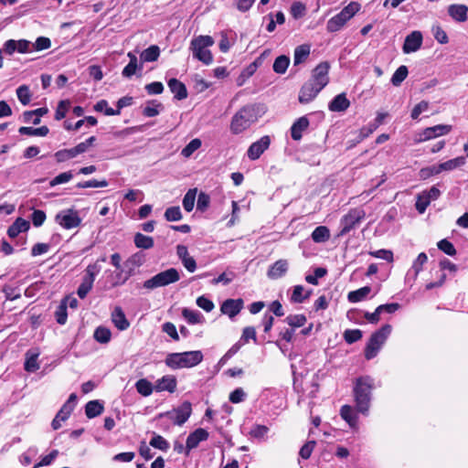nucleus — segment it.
<instances>
[{
    "label": "nucleus",
    "mask_w": 468,
    "mask_h": 468,
    "mask_svg": "<svg viewBox=\"0 0 468 468\" xmlns=\"http://www.w3.org/2000/svg\"><path fill=\"white\" fill-rule=\"evenodd\" d=\"M180 280V274L175 268L161 271L144 282V288L154 290L159 287L167 286Z\"/></svg>",
    "instance_id": "obj_8"
},
{
    "label": "nucleus",
    "mask_w": 468,
    "mask_h": 468,
    "mask_svg": "<svg viewBox=\"0 0 468 468\" xmlns=\"http://www.w3.org/2000/svg\"><path fill=\"white\" fill-rule=\"evenodd\" d=\"M350 106V101L346 93L336 95L328 104V109L334 112H346Z\"/></svg>",
    "instance_id": "obj_22"
},
{
    "label": "nucleus",
    "mask_w": 468,
    "mask_h": 468,
    "mask_svg": "<svg viewBox=\"0 0 468 468\" xmlns=\"http://www.w3.org/2000/svg\"><path fill=\"white\" fill-rule=\"evenodd\" d=\"M465 164V157L459 156L451 160H448L444 163L440 164L441 172L442 171H452L457 167H460Z\"/></svg>",
    "instance_id": "obj_41"
},
{
    "label": "nucleus",
    "mask_w": 468,
    "mask_h": 468,
    "mask_svg": "<svg viewBox=\"0 0 468 468\" xmlns=\"http://www.w3.org/2000/svg\"><path fill=\"white\" fill-rule=\"evenodd\" d=\"M312 291H307L303 285H295L292 289L290 301L293 303H302L311 295Z\"/></svg>",
    "instance_id": "obj_23"
},
{
    "label": "nucleus",
    "mask_w": 468,
    "mask_h": 468,
    "mask_svg": "<svg viewBox=\"0 0 468 468\" xmlns=\"http://www.w3.org/2000/svg\"><path fill=\"white\" fill-rule=\"evenodd\" d=\"M176 255L181 260L184 267L189 271L194 272L197 269V263L193 257L189 255L187 247L185 245L176 246Z\"/></svg>",
    "instance_id": "obj_18"
},
{
    "label": "nucleus",
    "mask_w": 468,
    "mask_h": 468,
    "mask_svg": "<svg viewBox=\"0 0 468 468\" xmlns=\"http://www.w3.org/2000/svg\"><path fill=\"white\" fill-rule=\"evenodd\" d=\"M160 55V49L157 46L153 45L148 48L144 49L141 54V59L143 62H153L157 60Z\"/></svg>",
    "instance_id": "obj_37"
},
{
    "label": "nucleus",
    "mask_w": 468,
    "mask_h": 468,
    "mask_svg": "<svg viewBox=\"0 0 468 468\" xmlns=\"http://www.w3.org/2000/svg\"><path fill=\"white\" fill-rule=\"evenodd\" d=\"M192 413V406L188 401L183 402L178 408L165 413L175 424L183 425Z\"/></svg>",
    "instance_id": "obj_11"
},
{
    "label": "nucleus",
    "mask_w": 468,
    "mask_h": 468,
    "mask_svg": "<svg viewBox=\"0 0 468 468\" xmlns=\"http://www.w3.org/2000/svg\"><path fill=\"white\" fill-rule=\"evenodd\" d=\"M203 357V353L200 350L170 353L166 356L165 363L174 370L190 368L200 364Z\"/></svg>",
    "instance_id": "obj_4"
},
{
    "label": "nucleus",
    "mask_w": 468,
    "mask_h": 468,
    "mask_svg": "<svg viewBox=\"0 0 468 468\" xmlns=\"http://www.w3.org/2000/svg\"><path fill=\"white\" fill-rule=\"evenodd\" d=\"M439 250L443 251L445 254L449 256H454L456 254V250L452 242L447 239H441L437 244Z\"/></svg>",
    "instance_id": "obj_56"
},
{
    "label": "nucleus",
    "mask_w": 468,
    "mask_h": 468,
    "mask_svg": "<svg viewBox=\"0 0 468 468\" xmlns=\"http://www.w3.org/2000/svg\"><path fill=\"white\" fill-rule=\"evenodd\" d=\"M94 339L101 344H107L112 337V332L105 326H99L94 331Z\"/></svg>",
    "instance_id": "obj_38"
},
{
    "label": "nucleus",
    "mask_w": 468,
    "mask_h": 468,
    "mask_svg": "<svg viewBox=\"0 0 468 468\" xmlns=\"http://www.w3.org/2000/svg\"><path fill=\"white\" fill-rule=\"evenodd\" d=\"M85 148H69V149H63L61 151H58L56 154V158L58 162H64L69 159L74 158L78 154L84 152Z\"/></svg>",
    "instance_id": "obj_34"
},
{
    "label": "nucleus",
    "mask_w": 468,
    "mask_h": 468,
    "mask_svg": "<svg viewBox=\"0 0 468 468\" xmlns=\"http://www.w3.org/2000/svg\"><path fill=\"white\" fill-rule=\"evenodd\" d=\"M29 229V222L22 218H18L8 228L7 234L10 238L14 239L21 232H26Z\"/></svg>",
    "instance_id": "obj_24"
},
{
    "label": "nucleus",
    "mask_w": 468,
    "mask_h": 468,
    "mask_svg": "<svg viewBox=\"0 0 468 468\" xmlns=\"http://www.w3.org/2000/svg\"><path fill=\"white\" fill-rule=\"evenodd\" d=\"M309 121L306 117L299 118L291 128V135L294 140L302 138V132L307 129Z\"/></svg>",
    "instance_id": "obj_27"
},
{
    "label": "nucleus",
    "mask_w": 468,
    "mask_h": 468,
    "mask_svg": "<svg viewBox=\"0 0 468 468\" xmlns=\"http://www.w3.org/2000/svg\"><path fill=\"white\" fill-rule=\"evenodd\" d=\"M311 237L315 243H324L330 239V230L325 226H319L314 229Z\"/></svg>",
    "instance_id": "obj_31"
},
{
    "label": "nucleus",
    "mask_w": 468,
    "mask_h": 468,
    "mask_svg": "<svg viewBox=\"0 0 468 468\" xmlns=\"http://www.w3.org/2000/svg\"><path fill=\"white\" fill-rule=\"evenodd\" d=\"M316 442L314 441H309L300 449L299 454L303 459H309Z\"/></svg>",
    "instance_id": "obj_60"
},
{
    "label": "nucleus",
    "mask_w": 468,
    "mask_h": 468,
    "mask_svg": "<svg viewBox=\"0 0 468 468\" xmlns=\"http://www.w3.org/2000/svg\"><path fill=\"white\" fill-rule=\"evenodd\" d=\"M208 432L202 428H198L193 432H191L186 442V453L189 452L192 449H195L198 446L199 442L207 441L208 439Z\"/></svg>",
    "instance_id": "obj_17"
},
{
    "label": "nucleus",
    "mask_w": 468,
    "mask_h": 468,
    "mask_svg": "<svg viewBox=\"0 0 468 468\" xmlns=\"http://www.w3.org/2000/svg\"><path fill=\"white\" fill-rule=\"evenodd\" d=\"M428 109L429 102L426 101H421L412 109L410 116L413 120H416L422 112H426Z\"/></svg>",
    "instance_id": "obj_63"
},
{
    "label": "nucleus",
    "mask_w": 468,
    "mask_h": 468,
    "mask_svg": "<svg viewBox=\"0 0 468 468\" xmlns=\"http://www.w3.org/2000/svg\"><path fill=\"white\" fill-rule=\"evenodd\" d=\"M428 261V257L426 253L420 252L416 260L413 261L411 268L409 270L406 275V283H409L410 286L413 285L419 273L422 271V266Z\"/></svg>",
    "instance_id": "obj_12"
},
{
    "label": "nucleus",
    "mask_w": 468,
    "mask_h": 468,
    "mask_svg": "<svg viewBox=\"0 0 468 468\" xmlns=\"http://www.w3.org/2000/svg\"><path fill=\"white\" fill-rule=\"evenodd\" d=\"M170 90L175 94L177 100H184L187 97V90L184 83L176 79H171L168 81Z\"/></svg>",
    "instance_id": "obj_26"
},
{
    "label": "nucleus",
    "mask_w": 468,
    "mask_h": 468,
    "mask_svg": "<svg viewBox=\"0 0 468 468\" xmlns=\"http://www.w3.org/2000/svg\"><path fill=\"white\" fill-rule=\"evenodd\" d=\"M242 299H228L221 304L220 311L229 318L235 317L243 308Z\"/></svg>",
    "instance_id": "obj_15"
},
{
    "label": "nucleus",
    "mask_w": 468,
    "mask_h": 468,
    "mask_svg": "<svg viewBox=\"0 0 468 468\" xmlns=\"http://www.w3.org/2000/svg\"><path fill=\"white\" fill-rule=\"evenodd\" d=\"M56 222L63 229H70L80 226L81 218L77 211L73 209H65L56 215Z\"/></svg>",
    "instance_id": "obj_10"
},
{
    "label": "nucleus",
    "mask_w": 468,
    "mask_h": 468,
    "mask_svg": "<svg viewBox=\"0 0 468 468\" xmlns=\"http://www.w3.org/2000/svg\"><path fill=\"white\" fill-rule=\"evenodd\" d=\"M362 335V331L359 329H347L344 332V339L348 344L360 340Z\"/></svg>",
    "instance_id": "obj_52"
},
{
    "label": "nucleus",
    "mask_w": 468,
    "mask_h": 468,
    "mask_svg": "<svg viewBox=\"0 0 468 468\" xmlns=\"http://www.w3.org/2000/svg\"><path fill=\"white\" fill-rule=\"evenodd\" d=\"M387 115L388 114L384 113V112L378 113V115L375 119V123L369 124L368 127H365V128L361 129V131H360L361 134L364 137L368 136V134L373 133V131L376 130L379 124L383 123L384 119L387 117Z\"/></svg>",
    "instance_id": "obj_46"
},
{
    "label": "nucleus",
    "mask_w": 468,
    "mask_h": 468,
    "mask_svg": "<svg viewBox=\"0 0 468 468\" xmlns=\"http://www.w3.org/2000/svg\"><path fill=\"white\" fill-rule=\"evenodd\" d=\"M422 44V34L420 31H413L410 35H408L405 38L403 44V52L405 54H410L412 52H416Z\"/></svg>",
    "instance_id": "obj_14"
},
{
    "label": "nucleus",
    "mask_w": 468,
    "mask_h": 468,
    "mask_svg": "<svg viewBox=\"0 0 468 468\" xmlns=\"http://www.w3.org/2000/svg\"><path fill=\"white\" fill-rule=\"evenodd\" d=\"M327 273V271L324 268H316L314 271V274H308L305 276V281L313 285L318 284V279L323 278Z\"/></svg>",
    "instance_id": "obj_53"
},
{
    "label": "nucleus",
    "mask_w": 468,
    "mask_h": 468,
    "mask_svg": "<svg viewBox=\"0 0 468 468\" xmlns=\"http://www.w3.org/2000/svg\"><path fill=\"white\" fill-rule=\"evenodd\" d=\"M93 286L91 278H83L82 282L78 288V295L80 298L84 299Z\"/></svg>",
    "instance_id": "obj_50"
},
{
    "label": "nucleus",
    "mask_w": 468,
    "mask_h": 468,
    "mask_svg": "<svg viewBox=\"0 0 468 468\" xmlns=\"http://www.w3.org/2000/svg\"><path fill=\"white\" fill-rule=\"evenodd\" d=\"M468 6L465 5L453 4L448 6L449 16L456 22L463 23L468 18Z\"/></svg>",
    "instance_id": "obj_21"
},
{
    "label": "nucleus",
    "mask_w": 468,
    "mask_h": 468,
    "mask_svg": "<svg viewBox=\"0 0 468 468\" xmlns=\"http://www.w3.org/2000/svg\"><path fill=\"white\" fill-rule=\"evenodd\" d=\"M135 388L137 392L144 397L150 396L154 390V386L153 387L152 383L145 378L139 379L135 383Z\"/></svg>",
    "instance_id": "obj_42"
},
{
    "label": "nucleus",
    "mask_w": 468,
    "mask_h": 468,
    "mask_svg": "<svg viewBox=\"0 0 468 468\" xmlns=\"http://www.w3.org/2000/svg\"><path fill=\"white\" fill-rule=\"evenodd\" d=\"M306 321L304 314H290L285 318V322L293 328L303 326Z\"/></svg>",
    "instance_id": "obj_47"
},
{
    "label": "nucleus",
    "mask_w": 468,
    "mask_h": 468,
    "mask_svg": "<svg viewBox=\"0 0 468 468\" xmlns=\"http://www.w3.org/2000/svg\"><path fill=\"white\" fill-rule=\"evenodd\" d=\"M128 57L130 58V62L122 69V76L126 78H131L133 74H135L138 69V63L137 57L132 52L128 53Z\"/></svg>",
    "instance_id": "obj_40"
},
{
    "label": "nucleus",
    "mask_w": 468,
    "mask_h": 468,
    "mask_svg": "<svg viewBox=\"0 0 468 468\" xmlns=\"http://www.w3.org/2000/svg\"><path fill=\"white\" fill-rule=\"evenodd\" d=\"M366 213L361 208L351 209L340 220L339 236H345L355 229L365 218Z\"/></svg>",
    "instance_id": "obj_9"
},
{
    "label": "nucleus",
    "mask_w": 468,
    "mask_h": 468,
    "mask_svg": "<svg viewBox=\"0 0 468 468\" xmlns=\"http://www.w3.org/2000/svg\"><path fill=\"white\" fill-rule=\"evenodd\" d=\"M261 116L259 107L255 105H246L239 109L232 117L230 122V131L233 133H239L250 127Z\"/></svg>",
    "instance_id": "obj_3"
},
{
    "label": "nucleus",
    "mask_w": 468,
    "mask_h": 468,
    "mask_svg": "<svg viewBox=\"0 0 468 468\" xmlns=\"http://www.w3.org/2000/svg\"><path fill=\"white\" fill-rule=\"evenodd\" d=\"M165 218L167 221H178L182 218V213L179 207H170L165 212Z\"/></svg>",
    "instance_id": "obj_54"
},
{
    "label": "nucleus",
    "mask_w": 468,
    "mask_h": 468,
    "mask_svg": "<svg viewBox=\"0 0 468 468\" xmlns=\"http://www.w3.org/2000/svg\"><path fill=\"white\" fill-rule=\"evenodd\" d=\"M361 5L357 2H350L337 15L331 17L326 24L328 32L339 31L360 10Z\"/></svg>",
    "instance_id": "obj_6"
},
{
    "label": "nucleus",
    "mask_w": 468,
    "mask_h": 468,
    "mask_svg": "<svg viewBox=\"0 0 468 468\" xmlns=\"http://www.w3.org/2000/svg\"><path fill=\"white\" fill-rule=\"evenodd\" d=\"M150 445L164 452L169 449L168 441L161 435L156 434L151 439Z\"/></svg>",
    "instance_id": "obj_51"
},
{
    "label": "nucleus",
    "mask_w": 468,
    "mask_h": 468,
    "mask_svg": "<svg viewBox=\"0 0 468 468\" xmlns=\"http://www.w3.org/2000/svg\"><path fill=\"white\" fill-rule=\"evenodd\" d=\"M329 64L321 62L313 70L311 78L302 86L298 100L301 103H309L329 82Z\"/></svg>",
    "instance_id": "obj_1"
},
{
    "label": "nucleus",
    "mask_w": 468,
    "mask_h": 468,
    "mask_svg": "<svg viewBox=\"0 0 468 468\" xmlns=\"http://www.w3.org/2000/svg\"><path fill=\"white\" fill-rule=\"evenodd\" d=\"M111 321L120 331L127 330L130 327V322L126 318L123 310L120 306H115L112 310L111 314Z\"/></svg>",
    "instance_id": "obj_19"
},
{
    "label": "nucleus",
    "mask_w": 468,
    "mask_h": 468,
    "mask_svg": "<svg viewBox=\"0 0 468 468\" xmlns=\"http://www.w3.org/2000/svg\"><path fill=\"white\" fill-rule=\"evenodd\" d=\"M176 378L173 375H165L156 380L154 384V390L156 392L167 391L169 393H174L176 389Z\"/></svg>",
    "instance_id": "obj_16"
},
{
    "label": "nucleus",
    "mask_w": 468,
    "mask_h": 468,
    "mask_svg": "<svg viewBox=\"0 0 468 468\" xmlns=\"http://www.w3.org/2000/svg\"><path fill=\"white\" fill-rule=\"evenodd\" d=\"M94 110L96 112H104L107 116H112L120 113V111H114L112 108L109 107L108 102L105 100L99 101L94 105Z\"/></svg>",
    "instance_id": "obj_48"
},
{
    "label": "nucleus",
    "mask_w": 468,
    "mask_h": 468,
    "mask_svg": "<svg viewBox=\"0 0 468 468\" xmlns=\"http://www.w3.org/2000/svg\"><path fill=\"white\" fill-rule=\"evenodd\" d=\"M268 432L269 428L267 426L257 424L251 428L250 434L256 439H262L267 435Z\"/></svg>",
    "instance_id": "obj_58"
},
{
    "label": "nucleus",
    "mask_w": 468,
    "mask_h": 468,
    "mask_svg": "<svg viewBox=\"0 0 468 468\" xmlns=\"http://www.w3.org/2000/svg\"><path fill=\"white\" fill-rule=\"evenodd\" d=\"M103 409V405L99 400H90L85 406V414L89 419H92L101 415Z\"/></svg>",
    "instance_id": "obj_30"
},
{
    "label": "nucleus",
    "mask_w": 468,
    "mask_h": 468,
    "mask_svg": "<svg viewBox=\"0 0 468 468\" xmlns=\"http://www.w3.org/2000/svg\"><path fill=\"white\" fill-rule=\"evenodd\" d=\"M72 177H73V175L70 171L64 172V173H61V174L58 175L57 176H55L49 182V185H50V186H55L57 185L68 183L69 181H70L72 179Z\"/></svg>",
    "instance_id": "obj_55"
},
{
    "label": "nucleus",
    "mask_w": 468,
    "mask_h": 468,
    "mask_svg": "<svg viewBox=\"0 0 468 468\" xmlns=\"http://www.w3.org/2000/svg\"><path fill=\"white\" fill-rule=\"evenodd\" d=\"M440 173H441L440 165H431V166H429V167L422 168L420 171V177L421 179H427L430 176H431L433 175H438Z\"/></svg>",
    "instance_id": "obj_61"
},
{
    "label": "nucleus",
    "mask_w": 468,
    "mask_h": 468,
    "mask_svg": "<svg viewBox=\"0 0 468 468\" xmlns=\"http://www.w3.org/2000/svg\"><path fill=\"white\" fill-rule=\"evenodd\" d=\"M435 39L441 44H446L449 41L446 32L440 27L436 26L432 28Z\"/></svg>",
    "instance_id": "obj_64"
},
{
    "label": "nucleus",
    "mask_w": 468,
    "mask_h": 468,
    "mask_svg": "<svg viewBox=\"0 0 468 468\" xmlns=\"http://www.w3.org/2000/svg\"><path fill=\"white\" fill-rule=\"evenodd\" d=\"M291 14L295 19H299L305 15V6L300 2H294L291 6Z\"/></svg>",
    "instance_id": "obj_62"
},
{
    "label": "nucleus",
    "mask_w": 468,
    "mask_h": 468,
    "mask_svg": "<svg viewBox=\"0 0 468 468\" xmlns=\"http://www.w3.org/2000/svg\"><path fill=\"white\" fill-rule=\"evenodd\" d=\"M31 45L35 50L40 51L49 48L51 41L48 37H39L36 39L35 43H31Z\"/></svg>",
    "instance_id": "obj_57"
},
{
    "label": "nucleus",
    "mask_w": 468,
    "mask_h": 468,
    "mask_svg": "<svg viewBox=\"0 0 468 468\" xmlns=\"http://www.w3.org/2000/svg\"><path fill=\"white\" fill-rule=\"evenodd\" d=\"M290 64V59L287 56L282 55L279 56L273 63V70L278 74L285 73L288 66Z\"/></svg>",
    "instance_id": "obj_43"
},
{
    "label": "nucleus",
    "mask_w": 468,
    "mask_h": 468,
    "mask_svg": "<svg viewBox=\"0 0 468 468\" xmlns=\"http://www.w3.org/2000/svg\"><path fill=\"white\" fill-rule=\"evenodd\" d=\"M18 132L21 135L44 137L48 133V128L47 126H41L38 128L20 127Z\"/></svg>",
    "instance_id": "obj_35"
},
{
    "label": "nucleus",
    "mask_w": 468,
    "mask_h": 468,
    "mask_svg": "<svg viewBox=\"0 0 468 468\" xmlns=\"http://www.w3.org/2000/svg\"><path fill=\"white\" fill-rule=\"evenodd\" d=\"M392 331L390 324H385L373 333L365 348V357L370 360L377 356Z\"/></svg>",
    "instance_id": "obj_7"
},
{
    "label": "nucleus",
    "mask_w": 468,
    "mask_h": 468,
    "mask_svg": "<svg viewBox=\"0 0 468 468\" xmlns=\"http://www.w3.org/2000/svg\"><path fill=\"white\" fill-rule=\"evenodd\" d=\"M310 55V46L309 45H301V46H298L295 49H294V54H293V64L294 66H297L303 62H304L307 58L309 57Z\"/></svg>",
    "instance_id": "obj_32"
},
{
    "label": "nucleus",
    "mask_w": 468,
    "mask_h": 468,
    "mask_svg": "<svg viewBox=\"0 0 468 468\" xmlns=\"http://www.w3.org/2000/svg\"><path fill=\"white\" fill-rule=\"evenodd\" d=\"M16 96L23 105H27L31 100V92L27 85L19 86L16 90Z\"/></svg>",
    "instance_id": "obj_49"
},
{
    "label": "nucleus",
    "mask_w": 468,
    "mask_h": 468,
    "mask_svg": "<svg viewBox=\"0 0 468 468\" xmlns=\"http://www.w3.org/2000/svg\"><path fill=\"white\" fill-rule=\"evenodd\" d=\"M408 73L409 71L406 66L402 65L399 67L391 78V83L394 86H399L401 82L407 78Z\"/></svg>",
    "instance_id": "obj_45"
},
{
    "label": "nucleus",
    "mask_w": 468,
    "mask_h": 468,
    "mask_svg": "<svg viewBox=\"0 0 468 468\" xmlns=\"http://www.w3.org/2000/svg\"><path fill=\"white\" fill-rule=\"evenodd\" d=\"M373 388L374 380L369 377H361L356 381L353 390L356 408L358 412L364 415L368 414Z\"/></svg>",
    "instance_id": "obj_2"
},
{
    "label": "nucleus",
    "mask_w": 468,
    "mask_h": 468,
    "mask_svg": "<svg viewBox=\"0 0 468 468\" xmlns=\"http://www.w3.org/2000/svg\"><path fill=\"white\" fill-rule=\"evenodd\" d=\"M340 415L350 427L354 428L356 426L358 419L357 414L351 406L344 405L340 410Z\"/></svg>",
    "instance_id": "obj_29"
},
{
    "label": "nucleus",
    "mask_w": 468,
    "mask_h": 468,
    "mask_svg": "<svg viewBox=\"0 0 468 468\" xmlns=\"http://www.w3.org/2000/svg\"><path fill=\"white\" fill-rule=\"evenodd\" d=\"M289 269V262L287 260H278L270 266L267 275L271 280L280 279L285 275Z\"/></svg>",
    "instance_id": "obj_20"
},
{
    "label": "nucleus",
    "mask_w": 468,
    "mask_h": 468,
    "mask_svg": "<svg viewBox=\"0 0 468 468\" xmlns=\"http://www.w3.org/2000/svg\"><path fill=\"white\" fill-rule=\"evenodd\" d=\"M451 130L452 126L446 124H438L432 127H428L419 134L418 142H424L441 135L447 134Z\"/></svg>",
    "instance_id": "obj_13"
},
{
    "label": "nucleus",
    "mask_w": 468,
    "mask_h": 468,
    "mask_svg": "<svg viewBox=\"0 0 468 468\" xmlns=\"http://www.w3.org/2000/svg\"><path fill=\"white\" fill-rule=\"evenodd\" d=\"M39 353L33 350H28L26 354L25 370L27 372H35L39 368L37 357Z\"/></svg>",
    "instance_id": "obj_28"
},
{
    "label": "nucleus",
    "mask_w": 468,
    "mask_h": 468,
    "mask_svg": "<svg viewBox=\"0 0 468 468\" xmlns=\"http://www.w3.org/2000/svg\"><path fill=\"white\" fill-rule=\"evenodd\" d=\"M182 315L191 324H200L204 320L200 312L187 308L183 309Z\"/></svg>",
    "instance_id": "obj_36"
},
{
    "label": "nucleus",
    "mask_w": 468,
    "mask_h": 468,
    "mask_svg": "<svg viewBox=\"0 0 468 468\" xmlns=\"http://www.w3.org/2000/svg\"><path fill=\"white\" fill-rule=\"evenodd\" d=\"M214 43V39L210 36H198L191 40L189 48L195 58L206 65H210L213 62V56L208 48Z\"/></svg>",
    "instance_id": "obj_5"
},
{
    "label": "nucleus",
    "mask_w": 468,
    "mask_h": 468,
    "mask_svg": "<svg viewBox=\"0 0 468 468\" xmlns=\"http://www.w3.org/2000/svg\"><path fill=\"white\" fill-rule=\"evenodd\" d=\"M370 292L371 287L364 286L356 291L349 292L347 294V299L350 303H358L366 299Z\"/></svg>",
    "instance_id": "obj_33"
},
{
    "label": "nucleus",
    "mask_w": 468,
    "mask_h": 468,
    "mask_svg": "<svg viewBox=\"0 0 468 468\" xmlns=\"http://www.w3.org/2000/svg\"><path fill=\"white\" fill-rule=\"evenodd\" d=\"M234 277H235V274L232 271L223 272L218 277L213 279L211 281V283L214 285H217L218 283H223V284L227 285L233 281Z\"/></svg>",
    "instance_id": "obj_59"
},
{
    "label": "nucleus",
    "mask_w": 468,
    "mask_h": 468,
    "mask_svg": "<svg viewBox=\"0 0 468 468\" xmlns=\"http://www.w3.org/2000/svg\"><path fill=\"white\" fill-rule=\"evenodd\" d=\"M77 403V396L72 393L69 395L68 400L62 406L60 410L57 413V416L60 417L61 420H66L70 416Z\"/></svg>",
    "instance_id": "obj_25"
},
{
    "label": "nucleus",
    "mask_w": 468,
    "mask_h": 468,
    "mask_svg": "<svg viewBox=\"0 0 468 468\" xmlns=\"http://www.w3.org/2000/svg\"><path fill=\"white\" fill-rule=\"evenodd\" d=\"M134 244L139 249L148 250L153 248L154 239L152 237L145 236L142 233H136L134 236Z\"/></svg>",
    "instance_id": "obj_39"
},
{
    "label": "nucleus",
    "mask_w": 468,
    "mask_h": 468,
    "mask_svg": "<svg viewBox=\"0 0 468 468\" xmlns=\"http://www.w3.org/2000/svg\"><path fill=\"white\" fill-rule=\"evenodd\" d=\"M197 191V188L189 189L183 198V207L187 212L192 211L194 208Z\"/></svg>",
    "instance_id": "obj_44"
}]
</instances>
